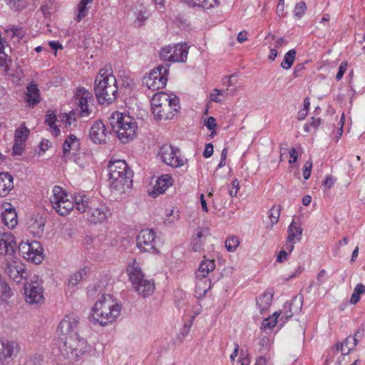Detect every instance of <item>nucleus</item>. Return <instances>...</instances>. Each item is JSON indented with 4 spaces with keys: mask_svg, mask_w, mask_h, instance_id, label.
<instances>
[{
    "mask_svg": "<svg viewBox=\"0 0 365 365\" xmlns=\"http://www.w3.org/2000/svg\"><path fill=\"white\" fill-rule=\"evenodd\" d=\"M50 197L53 208L61 215H68L74 207L81 213H84L87 220L93 224H101L108 220L112 215L110 209L106 204L98 203L85 195L76 194L74 202L68 198V195L59 186H55Z\"/></svg>",
    "mask_w": 365,
    "mask_h": 365,
    "instance_id": "nucleus-1",
    "label": "nucleus"
},
{
    "mask_svg": "<svg viewBox=\"0 0 365 365\" xmlns=\"http://www.w3.org/2000/svg\"><path fill=\"white\" fill-rule=\"evenodd\" d=\"M121 306L110 294L102 295L91 309L89 319L93 323L106 326L120 316Z\"/></svg>",
    "mask_w": 365,
    "mask_h": 365,
    "instance_id": "nucleus-2",
    "label": "nucleus"
},
{
    "mask_svg": "<svg viewBox=\"0 0 365 365\" xmlns=\"http://www.w3.org/2000/svg\"><path fill=\"white\" fill-rule=\"evenodd\" d=\"M150 103L154 118L158 121L172 119L180 109L178 98L165 92L155 93Z\"/></svg>",
    "mask_w": 365,
    "mask_h": 365,
    "instance_id": "nucleus-3",
    "label": "nucleus"
},
{
    "mask_svg": "<svg viewBox=\"0 0 365 365\" xmlns=\"http://www.w3.org/2000/svg\"><path fill=\"white\" fill-rule=\"evenodd\" d=\"M110 187L119 193L125 192L133 185V172L125 160H110L108 165Z\"/></svg>",
    "mask_w": 365,
    "mask_h": 365,
    "instance_id": "nucleus-4",
    "label": "nucleus"
},
{
    "mask_svg": "<svg viewBox=\"0 0 365 365\" xmlns=\"http://www.w3.org/2000/svg\"><path fill=\"white\" fill-rule=\"evenodd\" d=\"M94 93L101 104H110L117 98L116 78L107 70L101 69L95 80Z\"/></svg>",
    "mask_w": 365,
    "mask_h": 365,
    "instance_id": "nucleus-5",
    "label": "nucleus"
},
{
    "mask_svg": "<svg viewBox=\"0 0 365 365\" xmlns=\"http://www.w3.org/2000/svg\"><path fill=\"white\" fill-rule=\"evenodd\" d=\"M109 123L117 138L122 143H128L136 136L138 123L129 115L113 112L109 117Z\"/></svg>",
    "mask_w": 365,
    "mask_h": 365,
    "instance_id": "nucleus-6",
    "label": "nucleus"
},
{
    "mask_svg": "<svg viewBox=\"0 0 365 365\" xmlns=\"http://www.w3.org/2000/svg\"><path fill=\"white\" fill-rule=\"evenodd\" d=\"M127 273L133 289L139 295L145 298L153 294L155 289L154 281L146 278L135 261L128 266Z\"/></svg>",
    "mask_w": 365,
    "mask_h": 365,
    "instance_id": "nucleus-7",
    "label": "nucleus"
},
{
    "mask_svg": "<svg viewBox=\"0 0 365 365\" xmlns=\"http://www.w3.org/2000/svg\"><path fill=\"white\" fill-rule=\"evenodd\" d=\"M61 339L63 340V344L60 347V351L66 359L76 360L87 351V341L81 338L78 334H72L69 336L62 337Z\"/></svg>",
    "mask_w": 365,
    "mask_h": 365,
    "instance_id": "nucleus-8",
    "label": "nucleus"
},
{
    "mask_svg": "<svg viewBox=\"0 0 365 365\" xmlns=\"http://www.w3.org/2000/svg\"><path fill=\"white\" fill-rule=\"evenodd\" d=\"M168 72V63L158 66L143 78V85L153 91L164 88L167 83Z\"/></svg>",
    "mask_w": 365,
    "mask_h": 365,
    "instance_id": "nucleus-9",
    "label": "nucleus"
},
{
    "mask_svg": "<svg viewBox=\"0 0 365 365\" xmlns=\"http://www.w3.org/2000/svg\"><path fill=\"white\" fill-rule=\"evenodd\" d=\"M189 47L186 43L169 45L161 48L160 57L163 61L170 62H185Z\"/></svg>",
    "mask_w": 365,
    "mask_h": 365,
    "instance_id": "nucleus-10",
    "label": "nucleus"
},
{
    "mask_svg": "<svg viewBox=\"0 0 365 365\" xmlns=\"http://www.w3.org/2000/svg\"><path fill=\"white\" fill-rule=\"evenodd\" d=\"M19 252L23 258L35 264H39L43 260V247L37 241L21 242Z\"/></svg>",
    "mask_w": 365,
    "mask_h": 365,
    "instance_id": "nucleus-11",
    "label": "nucleus"
},
{
    "mask_svg": "<svg viewBox=\"0 0 365 365\" xmlns=\"http://www.w3.org/2000/svg\"><path fill=\"white\" fill-rule=\"evenodd\" d=\"M138 249L142 252L155 253L157 252V237L155 232L150 229L141 230L136 237Z\"/></svg>",
    "mask_w": 365,
    "mask_h": 365,
    "instance_id": "nucleus-12",
    "label": "nucleus"
},
{
    "mask_svg": "<svg viewBox=\"0 0 365 365\" xmlns=\"http://www.w3.org/2000/svg\"><path fill=\"white\" fill-rule=\"evenodd\" d=\"M179 153V149L173 148L171 145L165 144L160 148L159 155L166 165L178 168L184 165L183 160L178 155Z\"/></svg>",
    "mask_w": 365,
    "mask_h": 365,
    "instance_id": "nucleus-13",
    "label": "nucleus"
},
{
    "mask_svg": "<svg viewBox=\"0 0 365 365\" xmlns=\"http://www.w3.org/2000/svg\"><path fill=\"white\" fill-rule=\"evenodd\" d=\"M24 294L26 302L31 304H41L44 300L43 289L37 282L26 284Z\"/></svg>",
    "mask_w": 365,
    "mask_h": 365,
    "instance_id": "nucleus-14",
    "label": "nucleus"
},
{
    "mask_svg": "<svg viewBox=\"0 0 365 365\" xmlns=\"http://www.w3.org/2000/svg\"><path fill=\"white\" fill-rule=\"evenodd\" d=\"M16 247L15 237L11 232L0 234V255L12 259L16 253Z\"/></svg>",
    "mask_w": 365,
    "mask_h": 365,
    "instance_id": "nucleus-15",
    "label": "nucleus"
},
{
    "mask_svg": "<svg viewBox=\"0 0 365 365\" xmlns=\"http://www.w3.org/2000/svg\"><path fill=\"white\" fill-rule=\"evenodd\" d=\"M78 325L79 319L77 316L73 314H68L59 323L57 331L64 337L69 336L72 334H78Z\"/></svg>",
    "mask_w": 365,
    "mask_h": 365,
    "instance_id": "nucleus-16",
    "label": "nucleus"
},
{
    "mask_svg": "<svg viewBox=\"0 0 365 365\" xmlns=\"http://www.w3.org/2000/svg\"><path fill=\"white\" fill-rule=\"evenodd\" d=\"M4 272L10 279L17 284L21 283L27 277L24 265L16 261L7 262Z\"/></svg>",
    "mask_w": 365,
    "mask_h": 365,
    "instance_id": "nucleus-17",
    "label": "nucleus"
},
{
    "mask_svg": "<svg viewBox=\"0 0 365 365\" xmlns=\"http://www.w3.org/2000/svg\"><path fill=\"white\" fill-rule=\"evenodd\" d=\"M303 229L300 225L292 221L287 228V237L283 247H285L289 252H292L294 250L295 243L299 242L302 239Z\"/></svg>",
    "mask_w": 365,
    "mask_h": 365,
    "instance_id": "nucleus-18",
    "label": "nucleus"
},
{
    "mask_svg": "<svg viewBox=\"0 0 365 365\" xmlns=\"http://www.w3.org/2000/svg\"><path fill=\"white\" fill-rule=\"evenodd\" d=\"M19 351V346L16 341L0 339V364L4 360L16 357Z\"/></svg>",
    "mask_w": 365,
    "mask_h": 365,
    "instance_id": "nucleus-19",
    "label": "nucleus"
},
{
    "mask_svg": "<svg viewBox=\"0 0 365 365\" xmlns=\"http://www.w3.org/2000/svg\"><path fill=\"white\" fill-rule=\"evenodd\" d=\"M92 94L86 88H80L75 95L76 103L81 108V116H88L91 111L88 108V101H91Z\"/></svg>",
    "mask_w": 365,
    "mask_h": 365,
    "instance_id": "nucleus-20",
    "label": "nucleus"
},
{
    "mask_svg": "<svg viewBox=\"0 0 365 365\" xmlns=\"http://www.w3.org/2000/svg\"><path fill=\"white\" fill-rule=\"evenodd\" d=\"M1 221L8 228L12 229L17 225V214L12 205L6 202L1 206Z\"/></svg>",
    "mask_w": 365,
    "mask_h": 365,
    "instance_id": "nucleus-21",
    "label": "nucleus"
},
{
    "mask_svg": "<svg viewBox=\"0 0 365 365\" xmlns=\"http://www.w3.org/2000/svg\"><path fill=\"white\" fill-rule=\"evenodd\" d=\"M107 134V129L101 121H96L90 130V138L96 144L106 143Z\"/></svg>",
    "mask_w": 365,
    "mask_h": 365,
    "instance_id": "nucleus-22",
    "label": "nucleus"
},
{
    "mask_svg": "<svg viewBox=\"0 0 365 365\" xmlns=\"http://www.w3.org/2000/svg\"><path fill=\"white\" fill-rule=\"evenodd\" d=\"M173 178L169 175H163L155 182L153 190L150 195L153 197H156L158 195L163 194L173 185Z\"/></svg>",
    "mask_w": 365,
    "mask_h": 365,
    "instance_id": "nucleus-23",
    "label": "nucleus"
},
{
    "mask_svg": "<svg viewBox=\"0 0 365 365\" xmlns=\"http://www.w3.org/2000/svg\"><path fill=\"white\" fill-rule=\"evenodd\" d=\"M215 269V262L213 259H205L201 262L197 271L195 272L196 279L208 278V274Z\"/></svg>",
    "mask_w": 365,
    "mask_h": 365,
    "instance_id": "nucleus-24",
    "label": "nucleus"
},
{
    "mask_svg": "<svg viewBox=\"0 0 365 365\" xmlns=\"http://www.w3.org/2000/svg\"><path fill=\"white\" fill-rule=\"evenodd\" d=\"M13 188V177L8 173H0V196H6Z\"/></svg>",
    "mask_w": 365,
    "mask_h": 365,
    "instance_id": "nucleus-25",
    "label": "nucleus"
},
{
    "mask_svg": "<svg viewBox=\"0 0 365 365\" xmlns=\"http://www.w3.org/2000/svg\"><path fill=\"white\" fill-rule=\"evenodd\" d=\"M29 230L35 237H40L43 232L45 221L41 217H31L28 222Z\"/></svg>",
    "mask_w": 365,
    "mask_h": 365,
    "instance_id": "nucleus-26",
    "label": "nucleus"
},
{
    "mask_svg": "<svg viewBox=\"0 0 365 365\" xmlns=\"http://www.w3.org/2000/svg\"><path fill=\"white\" fill-rule=\"evenodd\" d=\"M80 147L79 140L73 134H70L65 140L63 145V155L66 156L71 153H76Z\"/></svg>",
    "mask_w": 365,
    "mask_h": 365,
    "instance_id": "nucleus-27",
    "label": "nucleus"
},
{
    "mask_svg": "<svg viewBox=\"0 0 365 365\" xmlns=\"http://www.w3.org/2000/svg\"><path fill=\"white\" fill-rule=\"evenodd\" d=\"M40 93L36 84L31 83L27 87L25 101L34 106L40 102Z\"/></svg>",
    "mask_w": 365,
    "mask_h": 365,
    "instance_id": "nucleus-28",
    "label": "nucleus"
},
{
    "mask_svg": "<svg viewBox=\"0 0 365 365\" xmlns=\"http://www.w3.org/2000/svg\"><path fill=\"white\" fill-rule=\"evenodd\" d=\"M272 292L267 290L257 299V305L261 314L268 309L272 302Z\"/></svg>",
    "mask_w": 365,
    "mask_h": 365,
    "instance_id": "nucleus-29",
    "label": "nucleus"
},
{
    "mask_svg": "<svg viewBox=\"0 0 365 365\" xmlns=\"http://www.w3.org/2000/svg\"><path fill=\"white\" fill-rule=\"evenodd\" d=\"M358 344V339L356 337L348 336L346 337L341 344H336V349L340 350L341 354L347 355L349 354Z\"/></svg>",
    "mask_w": 365,
    "mask_h": 365,
    "instance_id": "nucleus-30",
    "label": "nucleus"
},
{
    "mask_svg": "<svg viewBox=\"0 0 365 365\" xmlns=\"http://www.w3.org/2000/svg\"><path fill=\"white\" fill-rule=\"evenodd\" d=\"M210 288L211 280L209 278L196 279L195 292L198 297L205 296Z\"/></svg>",
    "mask_w": 365,
    "mask_h": 365,
    "instance_id": "nucleus-31",
    "label": "nucleus"
},
{
    "mask_svg": "<svg viewBox=\"0 0 365 365\" xmlns=\"http://www.w3.org/2000/svg\"><path fill=\"white\" fill-rule=\"evenodd\" d=\"M93 0H81L78 4L77 10L78 14L76 17V21L80 22L83 18L88 15V8L87 5L91 4Z\"/></svg>",
    "mask_w": 365,
    "mask_h": 365,
    "instance_id": "nucleus-32",
    "label": "nucleus"
},
{
    "mask_svg": "<svg viewBox=\"0 0 365 365\" xmlns=\"http://www.w3.org/2000/svg\"><path fill=\"white\" fill-rule=\"evenodd\" d=\"M13 295L11 287L2 279H0V300L1 302H6Z\"/></svg>",
    "mask_w": 365,
    "mask_h": 365,
    "instance_id": "nucleus-33",
    "label": "nucleus"
},
{
    "mask_svg": "<svg viewBox=\"0 0 365 365\" xmlns=\"http://www.w3.org/2000/svg\"><path fill=\"white\" fill-rule=\"evenodd\" d=\"M56 115L53 113L48 112L46 115L45 123L49 126L54 136H58L60 134V129L56 125Z\"/></svg>",
    "mask_w": 365,
    "mask_h": 365,
    "instance_id": "nucleus-34",
    "label": "nucleus"
},
{
    "mask_svg": "<svg viewBox=\"0 0 365 365\" xmlns=\"http://www.w3.org/2000/svg\"><path fill=\"white\" fill-rule=\"evenodd\" d=\"M296 58V51L291 49L287 52L284 56V59L281 63V67L285 70L289 69L293 65Z\"/></svg>",
    "mask_w": 365,
    "mask_h": 365,
    "instance_id": "nucleus-35",
    "label": "nucleus"
},
{
    "mask_svg": "<svg viewBox=\"0 0 365 365\" xmlns=\"http://www.w3.org/2000/svg\"><path fill=\"white\" fill-rule=\"evenodd\" d=\"M85 275L86 272L84 269H81L73 273L68 279V286L71 288L75 287L83 279Z\"/></svg>",
    "mask_w": 365,
    "mask_h": 365,
    "instance_id": "nucleus-36",
    "label": "nucleus"
},
{
    "mask_svg": "<svg viewBox=\"0 0 365 365\" xmlns=\"http://www.w3.org/2000/svg\"><path fill=\"white\" fill-rule=\"evenodd\" d=\"M30 130L24 125H21L15 131L14 140L26 142Z\"/></svg>",
    "mask_w": 365,
    "mask_h": 365,
    "instance_id": "nucleus-37",
    "label": "nucleus"
},
{
    "mask_svg": "<svg viewBox=\"0 0 365 365\" xmlns=\"http://www.w3.org/2000/svg\"><path fill=\"white\" fill-rule=\"evenodd\" d=\"M365 293V286L362 284H358L354 289L350 299V303L356 304L360 300V295Z\"/></svg>",
    "mask_w": 365,
    "mask_h": 365,
    "instance_id": "nucleus-38",
    "label": "nucleus"
},
{
    "mask_svg": "<svg viewBox=\"0 0 365 365\" xmlns=\"http://www.w3.org/2000/svg\"><path fill=\"white\" fill-rule=\"evenodd\" d=\"M5 32L7 36L11 38L16 37L19 39L22 38L24 36L23 30L21 28L14 26H8L5 29Z\"/></svg>",
    "mask_w": 365,
    "mask_h": 365,
    "instance_id": "nucleus-39",
    "label": "nucleus"
},
{
    "mask_svg": "<svg viewBox=\"0 0 365 365\" xmlns=\"http://www.w3.org/2000/svg\"><path fill=\"white\" fill-rule=\"evenodd\" d=\"M281 314V312H275L272 317H268L267 319H265L263 321L262 325L264 328H269L272 329L273 328L276 324H277V319L279 317Z\"/></svg>",
    "mask_w": 365,
    "mask_h": 365,
    "instance_id": "nucleus-40",
    "label": "nucleus"
},
{
    "mask_svg": "<svg viewBox=\"0 0 365 365\" xmlns=\"http://www.w3.org/2000/svg\"><path fill=\"white\" fill-rule=\"evenodd\" d=\"M239 239L235 236L230 237L225 241V247L229 252H234L239 246Z\"/></svg>",
    "mask_w": 365,
    "mask_h": 365,
    "instance_id": "nucleus-41",
    "label": "nucleus"
},
{
    "mask_svg": "<svg viewBox=\"0 0 365 365\" xmlns=\"http://www.w3.org/2000/svg\"><path fill=\"white\" fill-rule=\"evenodd\" d=\"M218 0H199L193 6L202 7L204 9H209L217 6Z\"/></svg>",
    "mask_w": 365,
    "mask_h": 365,
    "instance_id": "nucleus-42",
    "label": "nucleus"
},
{
    "mask_svg": "<svg viewBox=\"0 0 365 365\" xmlns=\"http://www.w3.org/2000/svg\"><path fill=\"white\" fill-rule=\"evenodd\" d=\"M202 237V232H199L197 236L193 239L192 242V250L195 252H199L202 249L203 243L201 240Z\"/></svg>",
    "mask_w": 365,
    "mask_h": 365,
    "instance_id": "nucleus-43",
    "label": "nucleus"
},
{
    "mask_svg": "<svg viewBox=\"0 0 365 365\" xmlns=\"http://www.w3.org/2000/svg\"><path fill=\"white\" fill-rule=\"evenodd\" d=\"M307 10V6L304 1H299L297 3L294 10V16L299 19L302 15L304 14L305 11Z\"/></svg>",
    "mask_w": 365,
    "mask_h": 365,
    "instance_id": "nucleus-44",
    "label": "nucleus"
},
{
    "mask_svg": "<svg viewBox=\"0 0 365 365\" xmlns=\"http://www.w3.org/2000/svg\"><path fill=\"white\" fill-rule=\"evenodd\" d=\"M25 148V142L14 140L13 145V154L21 155Z\"/></svg>",
    "mask_w": 365,
    "mask_h": 365,
    "instance_id": "nucleus-45",
    "label": "nucleus"
},
{
    "mask_svg": "<svg viewBox=\"0 0 365 365\" xmlns=\"http://www.w3.org/2000/svg\"><path fill=\"white\" fill-rule=\"evenodd\" d=\"M269 217L270 219L271 225H275L278 222L279 217V210L278 208L272 207L269 211Z\"/></svg>",
    "mask_w": 365,
    "mask_h": 365,
    "instance_id": "nucleus-46",
    "label": "nucleus"
},
{
    "mask_svg": "<svg viewBox=\"0 0 365 365\" xmlns=\"http://www.w3.org/2000/svg\"><path fill=\"white\" fill-rule=\"evenodd\" d=\"M61 120L66 127L71 126L76 121L74 113L70 112L69 114L63 115Z\"/></svg>",
    "mask_w": 365,
    "mask_h": 365,
    "instance_id": "nucleus-47",
    "label": "nucleus"
},
{
    "mask_svg": "<svg viewBox=\"0 0 365 365\" xmlns=\"http://www.w3.org/2000/svg\"><path fill=\"white\" fill-rule=\"evenodd\" d=\"M312 161L308 160L305 163L304 167H303V177L305 180H307L309 178L311 175V172L312 169Z\"/></svg>",
    "mask_w": 365,
    "mask_h": 365,
    "instance_id": "nucleus-48",
    "label": "nucleus"
},
{
    "mask_svg": "<svg viewBox=\"0 0 365 365\" xmlns=\"http://www.w3.org/2000/svg\"><path fill=\"white\" fill-rule=\"evenodd\" d=\"M291 253L292 252H289V251L285 247H284V249L281 250L278 254L277 257V262L279 263L284 262L285 260L287 259L288 255Z\"/></svg>",
    "mask_w": 365,
    "mask_h": 365,
    "instance_id": "nucleus-49",
    "label": "nucleus"
},
{
    "mask_svg": "<svg viewBox=\"0 0 365 365\" xmlns=\"http://www.w3.org/2000/svg\"><path fill=\"white\" fill-rule=\"evenodd\" d=\"M240 190V182L237 180H235L232 182V187L230 190L231 197H235Z\"/></svg>",
    "mask_w": 365,
    "mask_h": 365,
    "instance_id": "nucleus-50",
    "label": "nucleus"
},
{
    "mask_svg": "<svg viewBox=\"0 0 365 365\" xmlns=\"http://www.w3.org/2000/svg\"><path fill=\"white\" fill-rule=\"evenodd\" d=\"M346 68H347V63L346 62H342L340 66H339V71L336 73V79L337 81H339L342 78L346 70Z\"/></svg>",
    "mask_w": 365,
    "mask_h": 365,
    "instance_id": "nucleus-51",
    "label": "nucleus"
},
{
    "mask_svg": "<svg viewBox=\"0 0 365 365\" xmlns=\"http://www.w3.org/2000/svg\"><path fill=\"white\" fill-rule=\"evenodd\" d=\"M214 148L212 143H209L205 145V148L203 151V156L205 158L211 157L213 154Z\"/></svg>",
    "mask_w": 365,
    "mask_h": 365,
    "instance_id": "nucleus-52",
    "label": "nucleus"
},
{
    "mask_svg": "<svg viewBox=\"0 0 365 365\" xmlns=\"http://www.w3.org/2000/svg\"><path fill=\"white\" fill-rule=\"evenodd\" d=\"M224 91L222 90L217 88L214 89L213 93L210 94V100L216 103L221 102V100L218 98V96L222 95Z\"/></svg>",
    "mask_w": 365,
    "mask_h": 365,
    "instance_id": "nucleus-53",
    "label": "nucleus"
},
{
    "mask_svg": "<svg viewBox=\"0 0 365 365\" xmlns=\"http://www.w3.org/2000/svg\"><path fill=\"white\" fill-rule=\"evenodd\" d=\"M205 125L210 130H212L217 126L215 118L210 116L205 122Z\"/></svg>",
    "mask_w": 365,
    "mask_h": 365,
    "instance_id": "nucleus-54",
    "label": "nucleus"
},
{
    "mask_svg": "<svg viewBox=\"0 0 365 365\" xmlns=\"http://www.w3.org/2000/svg\"><path fill=\"white\" fill-rule=\"evenodd\" d=\"M304 70V66L303 63L297 64L293 71L294 78L299 77L302 74V72Z\"/></svg>",
    "mask_w": 365,
    "mask_h": 365,
    "instance_id": "nucleus-55",
    "label": "nucleus"
},
{
    "mask_svg": "<svg viewBox=\"0 0 365 365\" xmlns=\"http://www.w3.org/2000/svg\"><path fill=\"white\" fill-rule=\"evenodd\" d=\"M289 153L291 158L289 163H294L297 162L298 159V152L297 151V150L294 148H292Z\"/></svg>",
    "mask_w": 365,
    "mask_h": 365,
    "instance_id": "nucleus-56",
    "label": "nucleus"
},
{
    "mask_svg": "<svg viewBox=\"0 0 365 365\" xmlns=\"http://www.w3.org/2000/svg\"><path fill=\"white\" fill-rule=\"evenodd\" d=\"M334 182L335 180L334 178L330 175H328L326 177L324 181V185L328 189H330L334 185Z\"/></svg>",
    "mask_w": 365,
    "mask_h": 365,
    "instance_id": "nucleus-57",
    "label": "nucleus"
},
{
    "mask_svg": "<svg viewBox=\"0 0 365 365\" xmlns=\"http://www.w3.org/2000/svg\"><path fill=\"white\" fill-rule=\"evenodd\" d=\"M326 274H327V272L324 269L321 270L318 273L317 279L319 285H321L324 282Z\"/></svg>",
    "mask_w": 365,
    "mask_h": 365,
    "instance_id": "nucleus-58",
    "label": "nucleus"
},
{
    "mask_svg": "<svg viewBox=\"0 0 365 365\" xmlns=\"http://www.w3.org/2000/svg\"><path fill=\"white\" fill-rule=\"evenodd\" d=\"M237 41L239 43H243L247 39V32L246 31H241L237 35Z\"/></svg>",
    "mask_w": 365,
    "mask_h": 365,
    "instance_id": "nucleus-59",
    "label": "nucleus"
},
{
    "mask_svg": "<svg viewBox=\"0 0 365 365\" xmlns=\"http://www.w3.org/2000/svg\"><path fill=\"white\" fill-rule=\"evenodd\" d=\"M238 354H239V345H238V344L235 343L234 351H232V353L230 354V356L232 362L235 361V358L237 357Z\"/></svg>",
    "mask_w": 365,
    "mask_h": 365,
    "instance_id": "nucleus-60",
    "label": "nucleus"
},
{
    "mask_svg": "<svg viewBox=\"0 0 365 365\" xmlns=\"http://www.w3.org/2000/svg\"><path fill=\"white\" fill-rule=\"evenodd\" d=\"M344 123V114L343 113L341 115V117L340 120H339V124H340L341 126L338 129V131H337V134H338L337 138H340L342 135Z\"/></svg>",
    "mask_w": 365,
    "mask_h": 365,
    "instance_id": "nucleus-61",
    "label": "nucleus"
},
{
    "mask_svg": "<svg viewBox=\"0 0 365 365\" xmlns=\"http://www.w3.org/2000/svg\"><path fill=\"white\" fill-rule=\"evenodd\" d=\"M286 43V40L281 37V38H278L275 42H274V48H279L280 47H282L284 44Z\"/></svg>",
    "mask_w": 365,
    "mask_h": 365,
    "instance_id": "nucleus-62",
    "label": "nucleus"
},
{
    "mask_svg": "<svg viewBox=\"0 0 365 365\" xmlns=\"http://www.w3.org/2000/svg\"><path fill=\"white\" fill-rule=\"evenodd\" d=\"M195 319V316H192L190 319L189 320V322L185 323L183 327L186 329L187 332L190 331V329L193 324Z\"/></svg>",
    "mask_w": 365,
    "mask_h": 365,
    "instance_id": "nucleus-63",
    "label": "nucleus"
},
{
    "mask_svg": "<svg viewBox=\"0 0 365 365\" xmlns=\"http://www.w3.org/2000/svg\"><path fill=\"white\" fill-rule=\"evenodd\" d=\"M277 51L276 48H271L270 49V53L269 55L268 56V59L269 61H274L275 58H277Z\"/></svg>",
    "mask_w": 365,
    "mask_h": 365,
    "instance_id": "nucleus-64",
    "label": "nucleus"
}]
</instances>
